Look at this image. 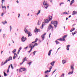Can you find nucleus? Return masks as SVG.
<instances>
[{"instance_id":"1","label":"nucleus","mask_w":77,"mask_h":77,"mask_svg":"<svg viewBox=\"0 0 77 77\" xmlns=\"http://www.w3.org/2000/svg\"><path fill=\"white\" fill-rule=\"evenodd\" d=\"M51 23L54 25L55 28H56L57 27V24L58 23L57 21H52L51 22Z\"/></svg>"},{"instance_id":"2","label":"nucleus","mask_w":77,"mask_h":77,"mask_svg":"<svg viewBox=\"0 0 77 77\" xmlns=\"http://www.w3.org/2000/svg\"><path fill=\"white\" fill-rule=\"evenodd\" d=\"M43 5L44 7L46 9H47V8H48V7L49 6L48 5V4H47V1H45L43 2Z\"/></svg>"},{"instance_id":"3","label":"nucleus","mask_w":77,"mask_h":77,"mask_svg":"<svg viewBox=\"0 0 77 77\" xmlns=\"http://www.w3.org/2000/svg\"><path fill=\"white\" fill-rule=\"evenodd\" d=\"M66 36H67V35H65L63 37V38H61L60 39H57V40H59V41H65V38H66Z\"/></svg>"},{"instance_id":"4","label":"nucleus","mask_w":77,"mask_h":77,"mask_svg":"<svg viewBox=\"0 0 77 77\" xmlns=\"http://www.w3.org/2000/svg\"><path fill=\"white\" fill-rule=\"evenodd\" d=\"M50 29H52V32H53V26L51 25V24H49L48 27V30H50Z\"/></svg>"},{"instance_id":"5","label":"nucleus","mask_w":77,"mask_h":77,"mask_svg":"<svg viewBox=\"0 0 77 77\" xmlns=\"http://www.w3.org/2000/svg\"><path fill=\"white\" fill-rule=\"evenodd\" d=\"M74 64H71L70 66V69H71L72 71H74Z\"/></svg>"},{"instance_id":"6","label":"nucleus","mask_w":77,"mask_h":77,"mask_svg":"<svg viewBox=\"0 0 77 77\" xmlns=\"http://www.w3.org/2000/svg\"><path fill=\"white\" fill-rule=\"evenodd\" d=\"M22 42H25L27 39L26 38H25L24 36H23L21 38Z\"/></svg>"},{"instance_id":"7","label":"nucleus","mask_w":77,"mask_h":77,"mask_svg":"<svg viewBox=\"0 0 77 77\" xmlns=\"http://www.w3.org/2000/svg\"><path fill=\"white\" fill-rule=\"evenodd\" d=\"M34 47V46H33V47H32V46H30L29 45V47L30 48V51L28 52V53H30V52H31V51H32V49H33V48Z\"/></svg>"},{"instance_id":"8","label":"nucleus","mask_w":77,"mask_h":77,"mask_svg":"<svg viewBox=\"0 0 77 77\" xmlns=\"http://www.w3.org/2000/svg\"><path fill=\"white\" fill-rule=\"evenodd\" d=\"M29 45L30 46H32V47H33V48H34V47H35V46H37L38 45V44L35 43V45H33L32 44V43H31L29 44Z\"/></svg>"},{"instance_id":"9","label":"nucleus","mask_w":77,"mask_h":77,"mask_svg":"<svg viewBox=\"0 0 77 77\" xmlns=\"http://www.w3.org/2000/svg\"><path fill=\"white\" fill-rule=\"evenodd\" d=\"M45 35H46V33H45L41 36L43 41H44V39H45Z\"/></svg>"},{"instance_id":"10","label":"nucleus","mask_w":77,"mask_h":77,"mask_svg":"<svg viewBox=\"0 0 77 77\" xmlns=\"http://www.w3.org/2000/svg\"><path fill=\"white\" fill-rule=\"evenodd\" d=\"M26 71V68H21L19 70V71H20V72H22V71Z\"/></svg>"},{"instance_id":"11","label":"nucleus","mask_w":77,"mask_h":77,"mask_svg":"<svg viewBox=\"0 0 77 77\" xmlns=\"http://www.w3.org/2000/svg\"><path fill=\"white\" fill-rule=\"evenodd\" d=\"M73 72H74V71H69L68 73V75H71V74H73Z\"/></svg>"},{"instance_id":"12","label":"nucleus","mask_w":77,"mask_h":77,"mask_svg":"<svg viewBox=\"0 0 77 77\" xmlns=\"http://www.w3.org/2000/svg\"><path fill=\"white\" fill-rule=\"evenodd\" d=\"M65 14H67V15H68V13H67V12H64L61 13V15L62 16H63L65 15Z\"/></svg>"},{"instance_id":"13","label":"nucleus","mask_w":77,"mask_h":77,"mask_svg":"<svg viewBox=\"0 0 77 77\" xmlns=\"http://www.w3.org/2000/svg\"><path fill=\"white\" fill-rule=\"evenodd\" d=\"M27 34L28 35V37H29V36H32V34H31V33L30 32H27Z\"/></svg>"},{"instance_id":"14","label":"nucleus","mask_w":77,"mask_h":77,"mask_svg":"<svg viewBox=\"0 0 77 77\" xmlns=\"http://www.w3.org/2000/svg\"><path fill=\"white\" fill-rule=\"evenodd\" d=\"M55 62H56V61H53L50 64H51V65L52 66H54V63H55Z\"/></svg>"},{"instance_id":"15","label":"nucleus","mask_w":77,"mask_h":77,"mask_svg":"<svg viewBox=\"0 0 77 77\" xmlns=\"http://www.w3.org/2000/svg\"><path fill=\"white\" fill-rule=\"evenodd\" d=\"M49 21H50V20H49L48 19H47L46 20H45V23H48V22H49Z\"/></svg>"},{"instance_id":"16","label":"nucleus","mask_w":77,"mask_h":77,"mask_svg":"<svg viewBox=\"0 0 77 77\" xmlns=\"http://www.w3.org/2000/svg\"><path fill=\"white\" fill-rule=\"evenodd\" d=\"M73 3H74V0H72V1H71L70 4V6H71V5H72V4Z\"/></svg>"},{"instance_id":"17","label":"nucleus","mask_w":77,"mask_h":77,"mask_svg":"<svg viewBox=\"0 0 77 77\" xmlns=\"http://www.w3.org/2000/svg\"><path fill=\"white\" fill-rule=\"evenodd\" d=\"M66 63V61L65 60H62V63L63 65H64L65 63Z\"/></svg>"},{"instance_id":"18","label":"nucleus","mask_w":77,"mask_h":77,"mask_svg":"<svg viewBox=\"0 0 77 77\" xmlns=\"http://www.w3.org/2000/svg\"><path fill=\"white\" fill-rule=\"evenodd\" d=\"M51 51H52V50H50L49 51L48 53V56H50L51 54Z\"/></svg>"},{"instance_id":"19","label":"nucleus","mask_w":77,"mask_h":77,"mask_svg":"<svg viewBox=\"0 0 77 77\" xmlns=\"http://www.w3.org/2000/svg\"><path fill=\"white\" fill-rule=\"evenodd\" d=\"M69 47H70V45H68L66 46V50H67L68 51H69Z\"/></svg>"},{"instance_id":"20","label":"nucleus","mask_w":77,"mask_h":77,"mask_svg":"<svg viewBox=\"0 0 77 77\" xmlns=\"http://www.w3.org/2000/svg\"><path fill=\"white\" fill-rule=\"evenodd\" d=\"M49 19H48L49 20H52V16L49 15Z\"/></svg>"},{"instance_id":"21","label":"nucleus","mask_w":77,"mask_h":77,"mask_svg":"<svg viewBox=\"0 0 77 77\" xmlns=\"http://www.w3.org/2000/svg\"><path fill=\"white\" fill-rule=\"evenodd\" d=\"M12 60V57H9V59H8V61H10L11 60Z\"/></svg>"},{"instance_id":"22","label":"nucleus","mask_w":77,"mask_h":77,"mask_svg":"<svg viewBox=\"0 0 77 77\" xmlns=\"http://www.w3.org/2000/svg\"><path fill=\"white\" fill-rule=\"evenodd\" d=\"M24 31L26 33H27V32H29L27 31V29H26V28H25V29H24Z\"/></svg>"},{"instance_id":"23","label":"nucleus","mask_w":77,"mask_h":77,"mask_svg":"<svg viewBox=\"0 0 77 77\" xmlns=\"http://www.w3.org/2000/svg\"><path fill=\"white\" fill-rule=\"evenodd\" d=\"M77 14L76 13V12L75 11H74L73 12H72V15H74L75 14Z\"/></svg>"},{"instance_id":"24","label":"nucleus","mask_w":77,"mask_h":77,"mask_svg":"<svg viewBox=\"0 0 77 77\" xmlns=\"http://www.w3.org/2000/svg\"><path fill=\"white\" fill-rule=\"evenodd\" d=\"M45 23H43L42 26L41 27V29H43V27H43V26H45V24H44Z\"/></svg>"},{"instance_id":"25","label":"nucleus","mask_w":77,"mask_h":77,"mask_svg":"<svg viewBox=\"0 0 77 77\" xmlns=\"http://www.w3.org/2000/svg\"><path fill=\"white\" fill-rule=\"evenodd\" d=\"M23 61H24V62H25V61H27V60L26 59V57H25L23 59Z\"/></svg>"},{"instance_id":"26","label":"nucleus","mask_w":77,"mask_h":77,"mask_svg":"<svg viewBox=\"0 0 77 77\" xmlns=\"http://www.w3.org/2000/svg\"><path fill=\"white\" fill-rule=\"evenodd\" d=\"M36 52H37V51H34L33 53V56H35V54L36 53Z\"/></svg>"},{"instance_id":"27","label":"nucleus","mask_w":77,"mask_h":77,"mask_svg":"<svg viewBox=\"0 0 77 77\" xmlns=\"http://www.w3.org/2000/svg\"><path fill=\"white\" fill-rule=\"evenodd\" d=\"M55 42L56 43V44L57 45V44H59L60 42H58V41H57L56 40L55 41Z\"/></svg>"},{"instance_id":"28","label":"nucleus","mask_w":77,"mask_h":77,"mask_svg":"<svg viewBox=\"0 0 77 77\" xmlns=\"http://www.w3.org/2000/svg\"><path fill=\"white\" fill-rule=\"evenodd\" d=\"M75 30V28H73L72 29L70 30V32H72V31H74Z\"/></svg>"},{"instance_id":"29","label":"nucleus","mask_w":77,"mask_h":77,"mask_svg":"<svg viewBox=\"0 0 77 77\" xmlns=\"http://www.w3.org/2000/svg\"><path fill=\"white\" fill-rule=\"evenodd\" d=\"M34 32H35V33H36V32H37H37H38V29H37V28H36L35 29V30Z\"/></svg>"},{"instance_id":"30","label":"nucleus","mask_w":77,"mask_h":77,"mask_svg":"<svg viewBox=\"0 0 77 77\" xmlns=\"http://www.w3.org/2000/svg\"><path fill=\"white\" fill-rule=\"evenodd\" d=\"M8 60H5L4 62V64H6V63H8Z\"/></svg>"},{"instance_id":"31","label":"nucleus","mask_w":77,"mask_h":77,"mask_svg":"<svg viewBox=\"0 0 77 77\" xmlns=\"http://www.w3.org/2000/svg\"><path fill=\"white\" fill-rule=\"evenodd\" d=\"M41 13V10H39L38 11V12L37 13V15H38L40 13Z\"/></svg>"},{"instance_id":"32","label":"nucleus","mask_w":77,"mask_h":77,"mask_svg":"<svg viewBox=\"0 0 77 77\" xmlns=\"http://www.w3.org/2000/svg\"><path fill=\"white\" fill-rule=\"evenodd\" d=\"M53 68V67H52V66H51L50 67V69H49V72H50L51 71V69H52V68Z\"/></svg>"},{"instance_id":"33","label":"nucleus","mask_w":77,"mask_h":77,"mask_svg":"<svg viewBox=\"0 0 77 77\" xmlns=\"http://www.w3.org/2000/svg\"><path fill=\"white\" fill-rule=\"evenodd\" d=\"M4 76L5 77H6V76H7V74H6V73H5V72H4Z\"/></svg>"},{"instance_id":"34","label":"nucleus","mask_w":77,"mask_h":77,"mask_svg":"<svg viewBox=\"0 0 77 77\" xmlns=\"http://www.w3.org/2000/svg\"><path fill=\"white\" fill-rule=\"evenodd\" d=\"M12 52L13 53H14L15 52H16V49H14V50H13V51H12Z\"/></svg>"},{"instance_id":"35","label":"nucleus","mask_w":77,"mask_h":77,"mask_svg":"<svg viewBox=\"0 0 77 77\" xmlns=\"http://www.w3.org/2000/svg\"><path fill=\"white\" fill-rule=\"evenodd\" d=\"M5 2V0H2V4L1 5V6H3V2Z\"/></svg>"},{"instance_id":"36","label":"nucleus","mask_w":77,"mask_h":77,"mask_svg":"<svg viewBox=\"0 0 77 77\" xmlns=\"http://www.w3.org/2000/svg\"><path fill=\"white\" fill-rule=\"evenodd\" d=\"M65 75V74L64 73H63L62 75H61L60 77H64V75Z\"/></svg>"},{"instance_id":"37","label":"nucleus","mask_w":77,"mask_h":77,"mask_svg":"<svg viewBox=\"0 0 77 77\" xmlns=\"http://www.w3.org/2000/svg\"><path fill=\"white\" fill-rule=\"evenodd\" d=\"M14 57H17V54L16 53H14Z\"/></svg>"},{"instance_id":"38","label":"nucleus","mask_w":77,"mask_h":77,"mask_svg":"<svg viewBox=\"0 0 77 77\" xmlns=\"http://www.w3.org/2000/svg\"><path fill=\"white\" fill-rule=\"evenodd\" d=\"M5 63H3V62L2 63H1V66H3V65H4L5 64H4Z\"/></svg>"},{"instance_id":"39","label":"nucleus","mask_w":77,"mask_h":77,"mask_svg":"<svg viewBox=\"0 0 77 77\" xmlns=\"http://www.w3.org/2000/svg\"><path fill=\"white\" fill-rule=\"evenodd\" d=\"M49 72V71L48 70L45 72V74H46V73H47V72Z\"/></svg>"},{"instance_id":"40","label":"nucleus","mask_w":77,"mask_h":77,"mask_svg":"<svg viewBox=\"0 0 77 77\" xmlns=\"http://www.w3.org/2000/svg\"><path fill=\"white\" fill-rule=\"evenodd\" d=\"M11 67L12 69H14V67H13V66H12V64H11Z\"/></svg>"},{"instance_id":"41","label":"nucleus","mask_w":77,"mask_h":77,"mask_svg":"<svg viewBox=\"0 0 77 77\" xmlns=\"http://www.w3.org/2000/svg\"><path fill=\"white\" fill-rule=\"evenodd\" d=\"M10 32H11V30H12V26H10Z\"/></svg>"},{"instance_id":"42","label":"nucleus","mask_w":77,"mask_h":77,"mask_svg":"<svg viewBox=\"0 0 77 77\" xmlns=\"http://www.w3.org/2000/svg\"><path fill=\"white\" fill-rule=\"evenodd\" d=\"M31 63H32V62H30L29 63H28V65L29 64V66H30V65H31Z\"/></svg>"},{"instance_id":"43","label":"nucleus","mask_w":77,"mask_h":77,"mask_svg":"<svg viewBox=\"0 0 77 77\" xmlns=\"http://www.w3.org/2000/svg\"><path fill=\"white\" fill-rule=\"evenodd\" d=\"M5 35H6V34H4L3 35V37L4 39H5Z\"/></svg>"},{"instance_id":"44","label":"nucleus","mask_w":77,"mask_h":77,"mask_svg":"<svg viewBox=\"0 0 77 77\" xmlns=\"http://www.w3.org/2000/svg\"><path fill=\"white\" fill-rule=\"evenodd\" d=\"M4 14H5V13H2V14H1V16L2 17H3V15H4Z\"/></svg>"},{"instance_id":"45","label":"nucleus","mask_w":77,"mask_h":77,"mask_svg":"<svg viewBox=\"0 0 77 77\" xmlns=\"http://www.w3.org/2000/svg\"><path fill=\"white\" fill-rule=\"evenodd\" d=\"M38 40V38H36L35 40V42H36Z\"/></svg>"},{"instance_id":"46","label":"nucleus","mask_w":77,"mask_h":77,"mask_svg":"<svg viewBox=\"0 0 77 77\" xmlns=\"http://www.w3.org/2000/svg\"><path fill=\"white\" fill-rule=\"evenodd\" d=\"M9 72V69H8L7 71V72H8H8Z\"/></svg>"},{"instance_id":"47","label":"nucleus","mask_w":77,"mask_h":77,"mask_svg":"<svg viewBox=\"0 0 77 77\" xmlns=\"http://www.w3.org/2000/svg\"><path fill=\"white\" fill-rule=\"evenodd\" d=\"M21 49H22V48H21V47H20L19 49V51H20V50H21Z\"/></svg>"},{"instance_id":"48","label":"nucleus","mask_w":77,"mask_h":77,"mask_svg":"<svg viewBox=\"0 0 77 77\" xmlns=\"http://www.w3.org/2000/svg\"><path fill=\"white\" fill-rule=\"evenodd\" d=\"M24 62V61H23L22 62L20 63V65H23V63Z\"/></svg>"},{"instance_id":"49","label":"nucleus","mask_w":77,"mask_h":77,"mask_svg":"<svg viewBox=\"0 0 77 77\" xmlns=\"http://www.w3.org/2000/svg\"><path fill=\"white\" fill-rule=\"evenodd\" d=\"M27 48H28V46H27L26 47V48H24V49L25 50L26 49H27Z\"/></svg>"},{"instance_id":"50","label":"nucleus","mask_w":77,"mask_h":77,"mask_svg":"<svg viewBox=\"0 0 77 77\" xmlns=\"http://www.w3.org/2000/svg\"><path fill=\"white\" fill-rule=\"evenodd\" d=\"M16 57H14V56L13 57V59H15V58H16Z\"/></svg>"},{"instance_id":"51","label":"nucleus","mask_w":77,"mask_h":77,"mask_svg":"<svg viewBox=\"0 0 77 77\" xmlns=\"http://www.w3.org/2000/svg\"><path fill=\"white\" fill-rule=\"evenodd\" d=\"M37 32H40V29H37Z\"/></svg>"},{"instance_id":"52","label":"nucleus","mask_w":77,"mask_h":77,"mask_svg":"<svg viewBox=\"0 0 77 77\" xmlns=\"http://www.w3.org/2000/svg\"><path fill=\"white\" fill-rule=\"evenodd\" d=\"M36 42H35V41L34 42H32V44H35V43Z\"/></svg>"},{"instance_id":"53","label":"nucleus","mask_w":77,"mask_h":77,"mask_svg":"<svg viewBox=\"0 0 77 77\" xmlns=\"http://www.w3.org/2000/svg\"><path fill=\"white\" fill-rule=\"evenodd\" d=\"M2 23L4 25H5V22H2Z\"/></svg>"},{"instance_id":"54","label":"nucleus","mask_w":77,"mask_h":77,"mask_svg":"<svg viewBox=\"0 0 77 77\" xmlns=\"http://www.w3.org/2000/svg\"><path fill=\"white\" fill-rule=\"evenodd\" d=\"M4 9V6H2V9Z\"/></svg>"},{"instance_id":"55","label":"nucleus","mask_w":77,"mask_h":77,"mask_svg":"<svg viewBox=\"0 0 77 77\" xmlns=\"http://www.w3.org/2000/svg\"><path fill=\"white\" fill-rule=\"evenodd\" d=\"M5 24H7V21H6L5 20Z\"/></svg>"},{"instance_id":"56","label":"nucleus","mask_w":77,"mask_h":77,"mask_svg":"<svg viewBox=\"0 0 77 77\" xmlns=\"http://www.w3.org/2000/svg\"><path fill=\"white\" fill-rule=\"evenodd\" d=\"M76 33H77V31H75L74 33V34H76Z\"/></svg>"},{"instance_id":"57","label":"nucleus","mask_w":77,"mask_h":77,"mask_svg":"<svg viewBox=\"0 0 77 77\" xmlns=\"http://www.w3.org/2000/svg\"><path fill=\"white\" fill-rule=\"evenodd\" d=\"M18 18H20V14H18Z\"/></svg>"},{"instance_id":"58","label":"nucleus","mask_w":77,"mask_h":77,"mask_svg":"<svg viewBox=\"0 0 77 77\" xmlns=\"http://www.w3.org/2000/svg\"><path fill=\"white\" fill-rule=\"evenodd\" d=\"M10 67H11V65H10L9 66V67H8V69H10Z\"/></svg>"},{"instance_id":"59","label":"nucleus","mask_w":77,"mask_h":77,"mask_svg":"<svg viewBox=\"0 0 77 77\" xmlns=\"http://www.w3.org/2000/svg\"><path fill=\"white\" fill-rule=\"evenodd\" d=\"M20 51H18V52H17V54H19L20 53Z\"/></svg>"},{"instance_id":"60","label":"nucleus","mask_w":77,"mask_h":77,"mask_svg":"<svg viewBox=\"0 0 77 77\" xmlns=\"http://www.w3.org/2000/svg\"><path fill=\"white\" fill-rule=\"evenodd\" d=\"M17 3H19V2L18 1V0H17L16 2Z\"/></svg>"},{"instance_id":"61","label":"nucleus","mask_w":77,"mask_h":77,"mask_svg":"<svg viewBox=\"0 0 77 77\" xmlns=\"http://www.w3.org/2000/svg\"><path fill=\"white\" fill-rule=\"evenodd\" d=\"M72 35L74 36L75 34H74V32H72Z\"/></svg>"},{"instance_id":"62","label":"nucleus","mask_w":77,"mask_h":77,"mask_svg":"<svg viewBox=\"0 0 77 77\" xmlns=\"http://www.w3.org/2000/svg\"><path fill=\"white\" fill-rule=\"evenodd\" d=\"M51 33H50V34H49V38H50V35H51Z\"/></svg>"},{"instance_id":"63","label":"nucleus","mask_w":77,"mask_h":77,"mask_svg":"<svg viewBox=\"0 0 77 77\" xmlns=\"http://www.w3.org/2000/svg\"><path fill=\"white\" fill-rule=\"evenodd\" d=\"M55 71H56V70H55L54 72H53L52 75H53V73H54V72H55Z\"/></svg>"},{"instance_id":"64","label":"nucleus","mask_w":77,"mask_h":77,"mask_svg":"<svg viewBox=\"0 0 77 77\" xmlns=\"http://www.w3.org/2000/svg\"><path fill=\"white\" fill-rule=\"evenodd\" d=\"M45 77H48V76H47V75H45Z\"/></svg>"}]
</instances>
